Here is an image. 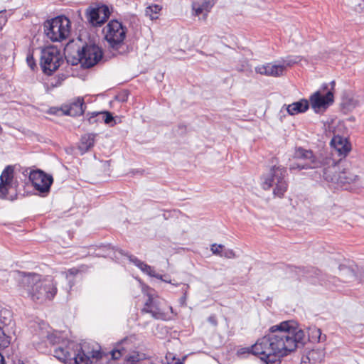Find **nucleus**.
I'll use <instances>...</instances> for the list:
<instances>
[{
	"instance_id": "nucleus-1",
	"label": "nucleus",
	"mask_w": 364,
	"mask_h": 364,
	"mask_svg": "<svg viewBox=\"0 0 364 364\" xmlns=\"http://www.w3.org/2000/svg\"><path fill=\"white\" fill-rule=\"evenodd\" d=\"M305 333L292 321H283L270 328L268 335L252 346L254 353L261 355L267 364H277V357H283L304 343Z\"/></svg>"
},
{
	"instance_id": "nucleus-2",
	"label": "nucleus",
	"mask_w": 364,
	"mask_h": 364,
	"mask_svg": "<svg viewBox=\"0 0 364 364\" xmlns=\"http://www.w3.org/2000/svg\"><path fill=\"white\" fill-rule=\"evenodd\" d=\"M20 285L34 302L43 304L54 299L58 292L59 277L46 276L31 272H18Z\"/></svg>"
},
{
	"instance_id": "nucleus-3",
	"label": "nucleus",
	"mask_w": 364,
	"mask_h": 364,
	"mask_svg": "<svg viewBox=\"0 0 364 364\" xmlns=\"http://www.w3.org/2000/svg\"><path fill=\"white\" fill-rule=\"evenodd\" d=\"M40 336L42 341L35 344L36 348L38 351L46 352L44 346L47 347V342L53 345L58 343L59 346L54 349L53 355L64 363L71 362V357L74 354L75 348L77 347V343L71 341L60 343L61 335L57 331L50 332L46 330L42 331Z\"/></svg>"
},
{
	"instance_id": "nucleus-4",
	"label": "nucleus",
	"mask_w": 364,
	"mask_h": 364,
	"mask_svg": "<svg viewBox=\"0 0 364 364\" xmlns=\"http://www.w3.org/2000/svg\"><path fill=\"white\" fill-rule=\"evenodd\" d=\"M102 31L113 55H124L129 52V46L125 42L127 28L122 23L112 20L103 28Z\"/></svg>"
},
{
	"instance_id": "nucleus-5",
	"label": "nucleus",
	"mask_w": 364,
	"mask_h": 364,
	"mask_svg": "<svg viewBox=\"0 0 364 364\" xmlns=\"http://www.w3.org/2000/svg\"><path fill=\"white\" fill-rule=\"evenodd\" d=\"M287 170L282 166H272L269 171L261 178V186L264 190H269L274 187L273 193L275 196L282 198L287 190L288 184L285 180Z\"/></svg>"
},
{
	"instance_id": "nucleus-6",
	"label": "nucleus",
	"mask_w": 364,
	"mask_h": 364,
	"mask_svg": "<svg viewBox=\"0 0 364 364\" xmlns=\"http://www.w3.org/2000/svg\"><path fill=\"white\" fill-rule=\"evenodd\" d=\"M339 164L331 157H326L323 161V177L328 183L343 187L346 184H350L355 181L358 176L350 171H343L337 174Z\"/></svg>"
},
{
	"instance_id": "nucleus-7",
	"label": "nucleus",
	"mask_w": 364,
	"mask_h": 364,
	"mask_svg": "<svg viewBox=\"0 0 364 364\" xmlns=\"http://www.w3.org/2000/svg\"><path fill=\"white\" fill-rule=\"evenodd\" d=\"M44 31L50 41H62L70 33V21L65 16H57L45 22Z\"/></svg>"
},
{
	"instance_id": "nucleus-8",
	"label": "nucleus",
	"mask_w": 364,
	"mask_h": 364,
	"mask_svg": "<svg viewBox=\"0 0 364 364\" xmlns=\"http://www.w3.org/2000/svg\"><path fill=\"white\" fill-rule=\"evenodd\" d=\"M294 159L302 161L291 164L289 165L290 170L317 168L319 167L323 168V161L326 160V158L322 159L316 158L311 150L304 149L301 147L296 149Z\"/></svg>"
},
{
	"instance_id": "nucleus-9",
	"label": "nucleus",
	"mask_w": 364,
	"mask_h": 364,
	"mask_svg": "<svg viewBox=\"0 0 364 364\" xmlns=\"http://www.w3.org/2000/svg\"><path fill=\"white\" fill-rule=\"evenodd\" d=\"M62 61L60 50L56 46H48L41 50L40 65L44 73L51 75L59 68Z\"/></svg>"
},
{
	"instance_id": "nucleus-10",
	"label": "nucleus",
	"mask_w": 364,
	"mask_h": 364,
	"mask_svg": "<svg viewBox=\"0 0 364 364\" xmlns=\"http://www.w3.org/2000/svg\"><path fill=\"white\" fill-rule=\"evenodd\" d=\"M142 291L148 296V299L145 302L142 311L149 313L155 319L167 321L171 319V316L166 313L161 308V301L158 296H154L149 291V287L144 284L141 285Z\"/></svg>"
},
{
	"instance_id": "nucleus-11",
	"label": "nucleus",
	"mask_w": 364,
	"mask_h": 364,
	"mask_svg": "<svg viewBox=\"0 0 364 364\" xmlns=\"http://www.w3.org/2000/svg\"><path fill=\"white\" fill-rule=\"evenodd\" d=\"M102 58L101 48L93 44L86 45L77 51V58L72 62L73 65L80 63L85 68H91L96 65Z\"/></svg>"
},
{
	"instance_id": "nucleus-12",
	"label": "nucleus",
	"mask_w": 364,
	"mask_h": 364,
	"mask_svg": "<svg viewBox=\"0 0 364 364\" xmlns=\"http://www.w3.org/2000/svg\"><path fill=\"white\" fill-rule=\"evenodd\" d=\"M29 180L35 190L42 196H46L50 192V186L53 182L52 176L46 174L41 170L31 171Z\"/></svg>"
},
{
	"instance_id": "nucleus-13",
	"label": "nucleus",
	"mask_w": 364,
	"mask_h": 364,
	"mask_svg": "<svg viewBox=\"0 0 364 364\" xmlns=\"http://www.w3.org/2000/svg\"><path fill=\"white\" fill-rule=\"evenodd\" d=\"M16 186L14 180V168L12 166H7L0 176V199L14 200L13 197H9L10 189Z\"/></svg>"
},
{
	"instance_id": "nucleus-14",
	"label": "nucleus",
	"mask_w": 364,
	"mask_h": 364,
	"mask_svg": "<svg viewBox=\"0 0 364 364\" xmlns=\"http://www.w3.org/2000/svg\"><path fill=\"white\" fill-rule=\"evenodd\" d=\"M310 102L314 111L318 112L333 102V93L328 90L325 95H321V91H317L310 97Z\"/></svg>"
},
{
	"instance_id": "nucleus-15",
	"label": "nucleus",
	"mask_w": 364,
	"mask_h": 364,
	"mask_svg": "<svg viewBox=\"0 0 364 364\" xmlns=\"http://www.w3.org/2000/svg\"><path fill=\"white\" fill-rule=\"evenodd\" d=\"M102 358V352L100 350H92L85 353V350L77 344V347L75 348L74 354L71 357V361H74L75 364H88L90 358L100 359Z\"/></svg>"
},
{
	"instance_id": "nucleus-16",
	"label": "nucleus",
	"mask_w": 364,
	"mask_h": 364,
	"mask_svg": "<svg viewBox=\"0 0 364 364\" xmlns=\"http://www.w3.org/2000/svg\"><path fill=\"white\" fill-rule=\"evenodd\" d=\"M129 261L132 262L135 266H136L141 272H143L144 274H146L147 275L155 277L156 279H159L164 282L171 284L174 286H178V284L171 283V279H164V276L159 274H157L154 267H152L150 265H148L147 264L144 263V262L139 259L137 257L133 255H128L127 256Z\"/></svg>"
},
{
	"instance_id": "nucleus-17",
	"label": "nucleus",
	"mask_w": 364,
	"mask_h": 364,
	"mask_svg": "<svg viewBox=\"0 0 364 364\" xmlns=\"http://www.w3.org/2000/svg\"><path fill=\"white\" fill-rule=\"evenodd\" d=\"M284 65H280L279 62H274L259 65L255 67V72L261 75L272 77H279L283 75Z\"/></svg>"
},
{
	"instance_id": "nucleus-18",
	"label": "nucleus",
	"mask_w": 364,
	"mask_h": 364,
	"mask_svg": "<svg viewBox=\"0 0 364 364\" xmlns=\"http://www.w3.org/2000/svg\"><path fill=\"white\" fill-rule=\"evenodd\" d=\"M108 7L102 6L99 8L90 9L87 11V18L93 26H100L109 17Z\"/></svg>"
},
{
	"instance_id": "nucleus-19",
	"label": "nucleus",
	"mask_w": 364,
	"mask_h": 364,
	"mask_svg": "<svg viewBox=\"0 0 364 364\" xmlns=\"http://www.w3.org/2000/svg\"><path fill=\"white\" fill-rule=\"evenodd\" d=\"M85 105L83 97H78L73 102L65 105L62 107V111L65 115L76 117L84 113Z\"/></svg>"
},
{
	"instance_id": "nucleus-20",
	"label": "nucleus",
	"mask_w": 364,
	"mask_h": 364,
	"mask_svg": "<svg viewBox=\"0 0 364 364\" xmlns=\"http://www.w3.org/2000/svg\"><path fill=\"white\" fill-rule=\"evenodd\" d=\"M215 0H195L192 3V9L195 16L202 15L205 18L214 6Z\"/></svg>"
},
{
	"instance_id": "nucleus-21",
	"label": "nucleus",
	"mask_w": 364,
	"mask_h": 364,
	"mask_svg": "<svg viewBox=\"0 0 364 364\" xmlns=\"http://www.w3.org/2000/svg\"><path fill=\"white\" fill-rule=\"evenodd\" d=\"M331 145L339 156H346L350 151V144L347 139L339 135L334 136L331 141Z\"/></svg>"
},
{
	"instance_id": "nucleus-22",
	"label": "nucleus",
	"mask_w": 364,
	"mask_h": 364,
	"mask_svg": "<svg viewBox=\"0 0 364 364\" xmlns=\"http://www.w3.org/2000/svg\"><path fill=\"white\" fill-rule=\"evenodd\" d=\"M309 107V103L306 100H301L290 105H284L281 112L286 110L289 115L294 116L305 112Z\"/></svg>"
},
{
	"instance_id": "nucleus-23",
	"label": "nucleus",
	"mask_w": 364,
	"mask_h": 364,
	"mask_svg": "<svg viewBox=\"0 0 364 364\" xmlns=\"http://www.w3.org/2000/svg\"><path fill=\"white\" fill-rule=\"evenodd\" d=\"M117 253L123 255L122 250H115L109 245L100 246L94 252L97 257H109L111 259H118Z\"/></svg>"
},
{
	"instance_id": "nucleus-24",
	"label": "nucleus",
	"mask_w": 364,
	"mask_h": 364,
	"mask_svg": "<svg viewBox=\"0 0 364 364\" xmlns=\"http://www.w3.org/2000/svg\"><path fill=\"white\" fill-rule=\"evenodd\" d=\"M95 134H86L82 136L78 146L81 154H83L87 152L95 144Z\"/></svg>"
},
{
	"instance_id": "nucleus-25",
	"label": "nucleus",
	"mask_w": 364,
	"mask_h": 364,
	"mask_svg": "<svg viewBox=\"0 0 364 364\" xmlns=\"http://www.w3.org/2000/svg\"><path fill=\"white\" fill-rule=\"evenodd\" d=\"M323 353L320 350H312L302 358V362L309 360L311 364H320L323 359Z\"/></svg>"
},
{
	"instance_id": "nucleus-26",
	"label": "nucleus",
	"mask_w": 364,
	"mask_h": 364,
	"mask_svg": "<svg viewBox=\"0 0 364 364\" xmlns=\"http://www.w3.org/2000/svg\"><path fill=\"white\" fill-rule=\"evenodd\" d=\"M78 269L75 268L70 269L68 272H62L55 277H59V281L61 279H66L68 281L69 289H71L73 286L72 279L78 273Z\"/></svg>"
},
{
	"instance_id": "nucleus-27",
	"label": "nucleus",
	"mask_w": 364,
	"mask_h": 364,
	"mask_svg": "<svg viewBox=\"0 0 364 364\" xmlns=\"http://www.w3.org/2000/svg\"><path fill=\"white\" fill-rule=\"evenodd\" d=\"M340 276L342 279L346 280V282H348V280L350 279L357 277L354 270L346 266L340 267Z\"/></svg>"
},
{
	"instance_id": "nucleus-28",
	"label": "nucleus",
	"mask_w": 364,
	"mask_h": 364,
	"mask_svg": "<svg viewBox=\"0 0 364 364\" xmlns=\"http://www.w3.org/2000/svg\"><path fill=\"white\" fill-rule=\"evenodd\" d=\"M161 9V7L160 6L154 4L146 7L145 13L147 16H149L151 20H154L158 18V14Z\"/></svg>"
},
{
	"instance_id": "nucleus-29",
	"label": "nucleus",
	"mask_w": 364,
	"mask_h": 364,
	"mask_svg": "<svg viewBox=\"0 0 364 364\" xmlns=\"http://www.w3.org/2000/svg\"><path fill=\"white\" fill-rule=\"evenodd\" d=\"M145 358V354L140 353L139 352H134L129 355L128 362H129L130 364H140V362L144 360Z\"/></svg>"
},
{
	"instance_id": "nucleus-30",
	"label": "nucleus",
	"mask_w": 364,
	"mask_h": 364,
	"mask_svg": "<svg viewBox=\"0 0 364 364\" xmlns=\"http://www.w3.org/2000/svg\"><path fill=\"white\" fill-rule=\"evenodd\" d=\"M10 344V337L0 328V350L4 349Z\"/></svg>"
},
{
	"instance_id": "nucleus-31",
	"label": "nucleus",
	"mask_w": 364,
	"mask_h": 364,
	"mask_svg": "<svg viewBox=\"0 0 364 364\" xmlns=\"http://www.w3.org/2000/svg\"><path fill=\"white\" fill-rule=\"evenodd\" d=\"M105 112H92L88 118L90 124L102 122L104 119Z\"/></svg>"
},
{
	"instance_id": "nucleus-32",
	"label": "nucleus",
	"mask_w": 364,
	"mask_h": 364,
	"mask_svg": "<svg viewBox=\"0 0 364 364\" xmlns=\"http://www.w3.org/2000/svg\"><path fill=\"white\" fill-rule=\"evenodd\" d=\"M300 60V58L299 56H289L284 59H282V62H279L280 65H284V70L287 66H291L294 64L297 63Z\"/></svg>"
},
{
	"instance_id": "nucleus-33",
	"label": "nucleus",
	"mask_w": 364,
	"mask_h": 364,
	"mask_svg": "<svg viewBox=\"0 0 364 364\" xmlns=\"http://www.w3.org/2000/svg\"><path fill=\"white\" fill-rule=\"evenodd\" d=\"M103 122L110 126L116 124L115 119L109 112H105Z\"/></svg>"
},
{
	"instance_id": "nucleus-34",
	"label": "nucleus",
	"mask_w": 364,
	"mask_h": 364,
	"mask_svg": "<svg viewBox=\"0 0 364 364\" xmlns=\"http://www.w3.org/2000/svg\"><path fill=\"white\" fill-rule=\"evenodd\" d=\"M223 248L224 246L223 245L213 244L210 250L213 254L222 257Z\"/></svg>"
},
{
	"instance_id": "nucleus-35",
	"label": "nucleus",
	"mask_w": 364,
	"mask_h": 364,
	"mask_svg": "<svg viewBox=\"0 0 364 364\" xmlns=\"http://www.w3.org/2000/svg\"><path fill=\"white\" fill-rule=\"evenodd\" d=\"M252 346H252L250 348H249V347H248V348H242L239 349V350H237V355H238L239 356H242V355H245V354H253V355H257V353H254V352H253V350H252ZM258 355H260V356H261V355H260V354H258Z\"/></svg>"
},
{
	"instance_id": "nucleus-36",
	"label": "nucleus",
	"mask_w": 364,
	"mask_h": 364,
	"mask_svg": "<svg viewBox=\"0 0 364 364\" xmlns=\"http://www.w3.org/2000/svg\"><path fill=\"white\" fill-rule=\"evenodd\" d=\"M222 257H224L228 259H232V258L236 257V255H235V252L233 251V250L226 249L224 247L223 250Z\"/></svg>"
},
{
	"instance_id": "nucleus-37",
	"label": "nucleus",
	"mask_w": 364,
	"mask_h": 364,
	"mask_svg": "<svg viewBox=\"0 0 364 364\" xmlns=\"http://www.w3.org/2000/svg\"><path fill=\"white\" fill-rule=\"evenodd\" d=\"M124 351V349H114V350H112L110 352L112 358L113 360H118V359H119L122 357Z\"/></svg>"
},
{
	"instance_id": "nucleus-38",
	"label": "nucleus",
	"mask_w": 364,
	"mask_h": 364,
	"mask_svg": "<svg viewBox=\"0 0 364 364\" xmlns=\"http://www.w3.org/2000/svg\"><path fill=\"white\" fill-rule=\"evenodd\" d=\"M166 359L167 364H183V362L179 358H176L172 354L166 355Z\"/></svg>"
},
{
	"instance_id": "nucleus-39",
	"label": "nucleus",
	"mask_w": 364,
	"mask_h": 364,
	"mask_svg": "<svg viewBox=\"0 0 364 364\" xmlns=\"http://www.w3.org/2000/svg\"><path fill=\"white\" fill-rule=\"evenodd\" d=\"M26 61H27L28 65L31 69H33L34 67L36 66V63H35L33 54H31V53L28 54V55L26 57Z\"/></svg>"
},
{
	"instance_id": "nucleus-40",
	"label": "nucleus",
	"mask_w": 364,
	"mask_h": 364,
	"mask_svg": "<svg viewBox=\"0 0 364 364\" xmlns=\"http://www.w3.org/2000/svg\"><path fill=\"white\" fill-rule=\"evenodd\" d=\"M335 85H336L335 81H331L329 85L323 84L321 86V89L323 91L327 90V92H328V90H331L333 92V90H334V87H335Z\"/></svg>"
},
{
	"instance_id": "nucleus-41",
	"label": "nucleus",
	"mask_w": 364,
	"mask_h": 364,
	"mask_svg": "<svg viewBox=\"0 0 364 364\" xmlns=\"http://www.w3.org/2000/svg\"><path fill=\"white\" fill-rule=\"evenodd\" d=\"M188 288H189L188 285H185V284L183 285L182 290L184 292V295L180 299V302L181 304H186V294H187Z\"/></svg>"
},
{
	"instance_id": "nucleus-42",
	"label": "nucleus",
	"mask_w": 364,
	"mask_h": 364,
	"mask_svg": "<svg viewBox=\"0 0 364 364\" xmlns=\"http://www.w3.org/2000/svg\"><path fill=\"white\" fill-rule=\"evenodd\" d=\"M208 322H210L213 326L217 325V319L215 316H210L208 318Z\"/></svg>"
},
{
	"instance_id": "nucleus-43",
	"label": "nucleus",
	"mask_w": 364,
	"mask_h": 364,
	"mask_svg": "<svg viewBox=\"0 0 364 364\" xmlns=\"http://www.w3.org/2000/svg\"><path fill=\"white\" fill-rule=\"evenodd\" d=\"M0 364H5L4 357L0 353Z\"/></svg>"
},
{
	"instance_id": "nucleus-44",
	"label": "nucleus",
	"mask_w": 364,
	"mask_h": 364,
	"mask_svg": "<svg viewBox=\"0 0 364 364\" xmlns=\"http://www.w3.org/2000/svg\"><path fill=\"white\" fill-rule=\"evenodd\" d=\"M316 332L318 335V338L320 340L321 339V331H320V329H316Z\"/></svg>"
},
{
	"instance_id": "nucleus-45",
	"label": "nucleus",
	"mask_w": 364,
	"mask_h": 364,
	"mask_svg": "<svg viewBox=\"0 0 364 364\" xmlns=\"http://www.w3.org/2000/svg\"><path fill=\"white\" fill-rule=\"evenodd\" d=\"M332 279L333 280V283H336V282L338 280L337 279H336L335 277L332 278Z\"/></svg>"
},
{
	"instance_id": "nucleus-46",
	"label": "nucleus",
	"mask_w": 364,
	"mask_h": 364,
	"mask_svg": "<svg viewBox=\"0 0 364 364\" xmlns=\"http://www.w3.org/2000/svg\"><path fill=\"white\" fill-rule=\"evenodd\" d=\"M168 309H170L171 313H173V308L171 306H169Z\"/></svg>"
},
{
	"instance_id": "nucleus-47",
	"label": "nucleus",
	"mask_w": 364,
	"mask_h": 364,
	"mask_svg": "<svg viewBox=\"0 0 364 364\" xmlns=\"http://www.w3.org/2000/svg\"><path fill=\"white\" fill-rule=\"evenodd\" d=\"M164 277H165V278H167V276H166V275H164Z\"/></svg>"
},
{
	"instance_id": "nucleus-48",
	"label": "nucleus",
	"mask_w": 364,
	"mask_h": 364,
	"mask_svg": "<svg viewBox=\"0 0 364 364\" xmlns=\"http://www.w3.org/2000/svg\"><path fill=\"white\" fill-rule=\"evenodd\" d=\"M164 277H165V278H167V276H166V275H164Z\"/></svg>"
}]
</instances>
